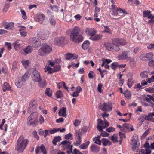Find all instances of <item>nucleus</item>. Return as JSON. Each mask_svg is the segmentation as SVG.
<instances>
[{
  "label": "nucleus",
  "mask_w": 154,
  "mask_h": 154,
  "mask_svg": "<svg viewBox=\"0 0 154 154\" xmlns=\"http://www.w3.org/2000/svg\"><path fill=\"white\" fill-rule=\"evenodd\" d=\"M29 143L27 139L21 136L17 141L15 150L19 153H22L26 148Z\"/></svg>",
  "instance_id": "1"
},
{
  "label": "nucleus",
  "mask_w": 154,
  "mask_h": 154,
  "mask_svg": "<svg viewBox=\"0 0 154 154\" xmlns=\"http://www.w3.org/2000/svg\"><path fill=\"white\" fill-rule=\"evenodd\" d=\"M80 28L75 26L71 32L70 40L76 43H80L83 40V37L81 35H79Z\"/></svg>",
  "instance_id": "2"
},
{
  "label": "nucleus",
  "mask_w": 154,
  "mask_h": 154,
  "mask_svg": "<svg viewBox=\"0 0 154 154\" xmlns=\"http://www.w3.org/2000/svg\"><path fill=\"white\" fill-rule=\"evenodd\" d=\"M140 58L143 61H149L148 64L150 66L152 67L154 66L153 63L154 62V56L152 53L143 54L140 56Z\"/></svg>",
  "instance_id": "3"
},
{
  "label": "nucleus",
  "mask_w": 154,
  "mask_h": 154,
  "mask_svg": "<svg viewBox=\"0 0 154 154\" xmlns=\"http://www.w3.org/2000/svg\"><path fill=\"white\" fill-rule=\"evenodd\" d=\"M38 114L36 112H33L28 117L27 124L28 125L35 126L38 123Z\"/></svg>",
  "instance_id": "4"
},
{
  "label": "nucleus",
  "mask_w": 154,
  "mask_h": 154,
  "mask_svg": "<svg viewBox=\"0 0 154 154\" xmlns=\"http://www.w3.org/2000/svg\"><path fill=\"white\" fill-rule=\"evenodd\" d=\"M52 51L51 47L49 45H44L38 50V53L40 56H45L50 53Z\"/></svg>",
  "instance_id": "5"
},
{
  "label": "nucleus",
  "mask_w": 154,
  "mask_h": 154,
  "mask_svg": "<svg viewBox=\"0 0 154 154\" xmlns=\"http://www.w3.org/2000/svg\"><path fill=\"white\" fill-rule=\"evenodd\" d=\"M113 42V43L106 42L104 44L107 50L117 52L120 48L119 45Z\"/></svg>",
  "instance_id": "6"
},
{
  "label": "nucleus",
  "mask_w": 154,
  "mask_h": 154,
  "mask_svg": "<svg viewBox=\"0 0 154 154\" xmlns=\"http://www.w3.org/2000/svg\"><path fill=\"white\" fill-rule=\"evenodd\" d=\"M104 121L105 123L104 125H103V122L101 119H98L97 120V128L100 132H102L103 129L106 128L109 125L108 122L105 119Z\"/></svg>",
  "instance_id": "7"
},
{
  "label": "nucleus",
  "mask_w": 154,
  "mask_h": 154,
  "mask_svg": "<svg viewBox=\"0 0 154 154\" xmlns=\"http://www.w3.org/2000/svg\"><path fill=\"white\" fill-rule=\"evenodd\" d=\"M31 77L32 79L36 82H40L42 79L40 72L36 69L33 70L32 72Z\"/></svg>",
  "instance_id": "8"
},
{
  "label": "nucleus",
  "mask_w": 154,
  "mask_h": 154,
  "mask_svg": "<svg viewBox=\"0 0 154 154\" xmlns=\"http://www.w3.org/2000/svg\"><path fill=\"white\" fill-rule=\"evenodd\" d=\"M112 107L111 103L109 102L104 103L103 104H100L99 108L103 111L109 112L112 109Z\"/></svg>",
  "instance_id": "9"
},
{
  "label": "nucleus",
  "mask_w": 154,
  "mask_h": 154,
  "mask_svg": "<svg viewBox=\"0 0 154 154\" xmlns=\"http://www.w3.org/2000/svg\"><path fill=\"white\" fill-rule=\"evenodd\" d=\"M26 79L25 75H24L21 77H18L15 81V85L18 88H20L23 85V82Z\"/></svg>",
  "instance_id": "10"
},
{
  "label": "nucleus",
  "mask_w": 154,
  "mask_h": 154,
  "mask_svg": "<svg viewBox=\"0 0 154 154\" xmlns=\"http://www.w3.org/2000/svg\"><path fill=\"white\" fill-rule=\"evenodd\" d=\"M49 32L47 31L41 30L38 32L37 36L39 38L44 39L47 38L49 35Z\"/></svg>",
  "instance_id": "11"
},
{
  "label": "nucleus",
  "mask_w": 154,
  "mask_h": 154,
  "mask_svg": "<svg viewBox=\"0 0 154 154\" xmlns=\"http://www.w3.org/2000/svg\"><path fill=\"white\" fill-rule=\"evenodd\" d=\"M137 138H133L131 141V144L133 146L132 149L133 151H136V152H138V151H136L140 145V143L137 141Z\"/></svg>",
  "instance_id": "12"
},
{
  "label": "nucleus",
  "mask_w": 154,
  "mask_h": 154,
  "mask_svg": "<svg viewBox=\"0 0 154 154\" xmlns=\"http://www.w3.org/2000/svg\"><path fill=\"white\" fill-rule=\"evenodd\" d=\"M129 52V51H123L118 56L117 58L119 60H123L127 59L128 58V54Z\"/></svg>",
  "instance_id": "13"
},
{
  "label": "nucleus",
  "mask_w": 154,
  "mask_h": 154,
  "mask_svg": "<svg viewBox=\"0 0 154 154\" xmlns=\"http://www.w3.org/2000/svg\"><path fill=\"white\" fill-rule=\"evenodd\" d=\"M61 144L66 146L69 150V151H66L67 153L69 154L71 153H72V145L71 146V143L68 140H64L61 142Z\"/></svg>",
  "instance_id": "14"
},
{
  "label": "nucleus",
  "mask_w": 154,
  "mask_h": 154,
  "mask_svg": "<svg viewBox=\"0 0 154 154\" xmlns=\"http://www.w3.org/2000/svg\"><path fill=\"white\" fill-rule=\"evenodd\" d=\"M40 150H41V152L43 153V154L47 153V151L45 146L43 144H42L40 146H36L35 149V154H38L40 151Z\"/></svg>",
  "instance_id": "15"
},
{
  "label": "nucleus",
  "mask_w": 154,
  "mask_h": 154,
  "mask_svg": "<svg viewBox=\"0 0 154 154\" xmlns=\"http://www.w3.org/2000/svg\"><path fill=\"white\" fill-rule=\"evenodd\" d=\"M114 42L121 46H123L127 44L125 40L122 38L115 39L114 40Z\"/></svg>",
  "instance_id": "16"
},
{
  "label": "nucleus",
  "mask_w": 154,
  "mask_h": 154,
  "mask_svg": "<svg viewBox=\"0 0 154 154\" xmlns=\"http://www.w3.org/2000/svg\"><path fill=\"white\" fill-rule=\"evenodd\" d=\"M65 58L66 60H70L71 59L74 60L76 59L78 56L76 54H72L71 53H67L65 55Z\"/></svg>",
  "instance_id": "17"
},
{
  "label": "nucleus",
  "mask_w": 154,
  "mask_h": 154,
  "mask_svg": "<svg viewBox=\"0 0 154 154\" xmlns=\"http://www.w3.org/2000/svg\"><path fill=\"white\" fill-rule=\"evenodd\" d=\"M35 19L36 21L43 24L45 19V15L43 14H39L35 17Z\"/></svg>",
  "instance_id": "18"
},
{
  "label": "nucleus",
  "mask_w": 154,
  "mask_h": 154,
  "mask_svg": "<svg viewBox=\"0 0 154 154\" xmlns=\"http://www.w3.org/2000/svg\"><path fill=\"white\" fill-rule=\"evenodd\" d=\"M91 151L93 152L97 153L100 150L99 146L94 144H92L90 148Z\"/></svg>",
  "instance_id": "19"
},
{
  "label": "nucleus",
  "mask_w": 154,
  "mask_h": 154,
  "mask_svg": "<svg viewBox=\"0 0 154 154\" xmlns=\"http://www.w3.org/2000/svg\"><path fill=\"white\" fill-rule=\"evenodd\" d=\"M85 32L87 34L92 36L95 34L96 31L94 29L88 28L86 29Z\"/></svg>",
  "instance_id": "20"
},
{
  "label": "nucleus",
  "mask_w": 154,
  "mask_h": 154,
  "mask_svg": "<svg viewBox=\"0 0 154 154\" xmlns=\"http://www.w3.org/2000/svg\"><path fill=\"white\" fill-rule=\"evenodd\" d=\"M66 108L65 107H63L59 110L58 114L60 116L66 117Z\"/></svg>",
  "instance_id": "21"
},
{
  "label": "nucleus",
  "mask_w": 154,
  "mask_h": 154,
  "mask_svg": "<svg viewBox=\"0 0 154 154\" xmlns=\"http://www.w3.org/2000/svg\"><path fill=\"white\" fill-rule=\"evenodd\" d=\"M37 107V102L36 100L31 101L29 105L28 110H31L35 109Z\"/></svg>",
  "instance_id": "22"
},
{
  "label": "nucleus",
  "mask_w": 154,
  "mask_h": 154,
  "mask_svg": "<svg viewBox=\"0 0 154 154\" xmlns=\"http://www.w3.org/2000/svg\"><path fill=\"white\" fill-rule=\"evenodd\" d=\"M64 40V38L63 37H57L54 40V42L56 45H59L63 43Z\"/></svg>",
  "instance_id": "23"
},
{
  "label": "nucleus",
  "mask_w": 154,
  "mask_h": 154,
  "mask_svg": "<svg viewBox=\"0 0 154 154\" xmlns=\"http://www.w3.org/2000/svg\"><path fill=\"white\" fill-rule=\"evenodd\" d=\"M14 22L6 23L5 24L4 27L6 29H11L14 27Z\"/></svg>",
  "instance_id": "24"
},
{
  "label": "nucleus",
  "mask_w": 154,
  "mask_h": 154,
  "mask_svg": "<svg viewBox=\"0 0 154 154\" xmlns=\"http://www.w3.org/2000/svg\"><path fill=\"white\" fill-rule=\"evenodd\" d=\"M37 38H32L30 39L31 42L32 43V45L33 47H36L38 46L37 45L38 42Z\"/></svg>",
  "instance_id": "25"
},
{
  "label": "nucleus",
  "mask_w": 154,
  "mask_h": 154,
  "mask_svg": "<svg viewBox=\"0 0 154 154\" xmlns=\"http://www.w3.org/2000/svg\"><path fill=\"white\" fill-rule=\"evenodd\" d=\"M124 129H127L128 131H130V129L131 131H133L134 130V128L133 127L129 124L125 123L123 125Z\"/></svg>",
  "instance_id": "26"
},
{
  "label": "nucleus",
  "mask_w": 154,
  "mask_h": 154,
  "mask_svg": "<svg viewBox=\"0 0 154 154\" xmlns=\"http://www.w3.org/2000/svg\"><path fill=\"white\" fill-rule=\"evenodd\" d=\"M2 88L3 91L5 92L6 90H10L11 89V87L8 83L5 82L2 85Z\"/></svg>",
  "instance_id": "27"
},
{
  "label": "nucleus",
  "mask_w": 154,
  "mask_h": 154,
  "mask_svg": "<svg viewBox=\"0 0 154 154\" xmlns=\"http://www.w3.org/2000/svg\"><path fill=\"white\" fill-rule=\"evenodd\" d=\"M101 141L103 145L104 146H106L107 145L109 146L111 144L109 140L106 138H103L102 139Z\"/></svg>",
  "instance_id": "28"
},
{
  "label": "nucleus",
  "mask_w": 154,
  "mask_h": 154,
  "mask_svg": "<svg viewBox=\"0 0 154 154\" xmlns=\"http://www.w3.org/2000/svg\"><path fill=\"white\" fill-rule=\"evenodd\" d=\"M38 85L40 87L42 88H45L46 86V82L45 80H42L38 82Z\"/></svg>",
  "instance_id": "29"
},
{
  "label": "nucleus",
  "mask_w": 154,
  "mask_h": 154,
  "mask_svg": "<svg viewBox=\"0 0 154 154\" xmlns=\"http://www.w3.org/2000/svg\"><path fill=\"white\" fill-rule=\"evenodd\" d=\"M102 36V35H100L97 34L95 35H94L93 36H91L89 39L93 41H96L100 39Z\"/></svg>",
  "instance_id": "30"
},
{
  "label": "nucleus",
  "mask_w": 154,
  "mask_h": 154,
  "mask_svg": "<svg viewBox=\"0 0 154 154\" xmlns=\"http://www.w3.org/2000/svg\"><path fill=\"white\" fill-rule=\"evenodd\" d=\"M90 42L88 40L84 41L82 44V48L84 50L87 49L89 47Z\"/></svg>",
  "instance_id": "31"
},
{
  "label": "nucleus",
  "mask_w": 154,
  "mask_h": 154,
  "mask_svg": "<svg viewBox=\"0 0 154 154\" xmlns=\"http://www.w3.org/2000/svg\"><path fill=\"white\" fill-rule=\"evenodd\" d=\"M45 72H46L48 71V73H51L54 72V69L48 66L47 65L45 66Z\"/></svg>",
  "instance_id": "32"
},
{
  "label": "nucleus",
  "mask_w": 154,
  "mask_h": 154,
  "mask_svg": "<svg viewBox=\"0 0 154 154\" xmlns=\"http://www.w3.org/2000/svg\"><path fill=\"white\" fill-rule=\"evenodd\" d=\"M49 22L51 25H54L56 24V21L53 15H51L49 18Z\"/></svg>",
  "instance_id": "33"
},
{
  "label": "nucleus",
  "mask_w": 154,
  "mask_h": 154,
  "mask_svg": "<svg viewBox=\"0 0 154 154\" xmlns=\"http://www.w3.org/2000/svg\"><path fill=\"white\" fill-rule=\"evenodd\" d=\"M90 142L88 141L80 145L79 148L80 149H86L90 143Z\"/></svg>",
  "instance_id": "34"
},
{
  "label": "nucleus",
  "mask_w": 154,
  "mask_h": 154,
  "mask_svg": "<svg viewBox=\"0 0 154 154\" xmlns=\"http://www.w3.org/2000/svg\"><path fill=\"white\" fill-rule=\"evenodd\" d=\"M32 50L33 48L32 47L30 46H28L25 48L24 51L26 54H27L31 53Z\"/></svg>",
  "instance_id": "35"
},
{
  "label": "nucleus",
  "mask_w": 154,
  "mask_h": 154,
  "mask_svg": "<svg viewBox=\"0 0 154 154\" xmlns=\"http://www.w3.org/2000/svg\"><path fill=\"white\" fill-rule=\"evenodd\" d=\"M56 97L57 98H61L63 96L62 92L60 90H59L56 93Z\"/></svg>",
  "instance_id": "36"
},
{
  "label": "nucleus",
  "mask_w": 154,
  "mask_h": 154,
  "mask_svg": "<svg viewBox=\"0 0 154 154\" xmlns=\"http://www.w3.org/2000/svg\"><path fill=\"white\" fill-rule=\"evenodd\" d=\"M45 93L48 96L51 97L52 96V90L50 88H47L45 91Z\"/></svg>",
  "instance_id": "37"
},
{
  "label": "nucleus",
  "mask_w": 154,
  "mask_h": 154,
  "mask_svg": "<svg viewBox=\"0 0 154 154\" xmlns=\"http://www.w3.org/2000/svg\"><path fill=\"white\" fill-rule=\"evenodd\" d=\"M88 76L89 78L93 79L95 76V74L93 71L91 70L88 74Z\"/></svg>",
  "instance_id": "38"
},
{
  "label": "nucleus",
  "mask_w": 154,
  "mask_h": 154,
  "mask_svg": "<svg viewBox=\"0 0 154 154\" xmlns=\"http://www.w3.org/2000/svg\"><path fill=\"white\" fill-rule=\"evenodd\" d=\"M147 74L148 72L147 71H144L141 72L140 76L143 78H148V76L147 75Z\"/></svg>",
  "instance_id": "39"
},
{
  "label": "nucleus",
  "mask_w": 154,
  "mask_h": 154,
  "mask_svg": "<svg viewBox=\"0 0 154 154\" xmlns=\"http://www.w3.org/2000/svg\"><path fill=\"white\" fill-rule=\"evenodd\" d=\"M118 67H119V65L117 62H114L111 65L112 68L114 70L116 69Z\"/></svg>",
  "instance_id": "40"
},
{
  "label": "nucleus",
  "mask_w": 154,
  "mask_h": 154,
  "mask_svg": "<svg viewBox=\"0 0 154 154\" xmlns=\"http://www.w3.org/2000/svg\"><path fill=\"white\" fill-rule=\"evenodd\" d=\"M23 66L25 67L28 66V65L29 63V62L28 60H23L21 62Z\"/></svg>",
  "instance_id": "41"
},
{
  "label": "nucleus",
  "mask_w": 154,
  "mask_h": 154,
  "mask_svg": "<svg viewBox=\"0 0 154 154\" xmlns=\"http://www.w3.org/2000/svg\"><path fill=\"white\" fill-rule=\"evenodd\" d=\"M138 120L140 121L141 124L146 120L145 115H143L141 116L138 119Z\"/></svg>",
  "instance_id": "42"
},
{
  "label": "nucleus",
  "mask_w": 154,
  "mask_h": 154,
  "mask_svg": "<svg viewBox=\"0 0 154 154\" xmlns=\"http://www.w3.org/2000/svg\"><path fill=\"white\" fill-rule=\"evenodd\" d=\"M93 140L94 141L95 143L99 145H101V140L97 137H96L94 138Z\"/></svg>",
  "instance_id": "43"
},
{
  "label": "nucleus",
  "mask_w": 154,
  "mask_h": 154,
  "mask_svg": "<svg viewBox=\"0 0 154 154\" xmlns=\"http://www.w3.org/2000/svg\"><path fill=\"white\" fill-rule=\"evenodd\" d=\"M146 120L148 121L151 120L153 117L151 113H149L147 116L145 115Z\"/></svg>",
  "instance_id": "44"
},
{
  "label": "nucleus",
  "mask_w": 154,
  "mask_h": 154,
  "mask_svg": "<svg viewBox=\"0 0 154 154\" xmlns=\"http://www.w3.org/2000/svg\"><path fill=\"white\" fill-rule=\"evenodd\" d=\"M59 129H58V128H56L51 130L49 131V132L51 134H52L59 131Z\"/></svg>",
  "instance_id": "45"
},
{
  "label": "nucleus",
  "mask_w": 154,
  "mask_h": 154,
  "mask_svg": "<svg viewBox=\"0 0 154 154\" xmlns=\"http://www.w3.org/2000/svg\"><path fill=\"white\" fill-rule=\"evenodd\" d=\"M150 13V11L149 10L146 11H143V16L144 17H148V16L149 15V14Z\"/></svg>",
  "instance_id": "46"
},
{
  "label": "nucleus",
  "mask_w": 154,
  "mask_h": 154,
  "mask_svg": "<svg viewBox=\"0 0 154 154\" xmlns=\"http://www.w3.org/2000/svg\"><path fill=\"white\" fill-rule=\"evenodd\" d=\"M21 13L22 14V18L24 19H26L27 17L25 11L23 10H21Z\"/></svg>",
  "instance_id": "47"
},
{
  "label": "nucleus",
  "mask_w": 154,
  "mask_h": 154,
  "mask_svg": "<svg viewBox=\"0 0 154 154\" xmlns=\"http://www.w3.org/2000/svg\"><path fill=\"white\" fill-rule=\"evenodd\" d=\"M146 100L149 103L150 105L152 107H154V103L152 102L148 97H146Z\"/></svg>",
  "instance_id": "48"
},
{
  "label": "nucleus",
  "mask_w": 154,
  "mask_h": 154,
  "mask_svg": "<svg viewBox=\"0 0 154 154\" xmlns=\"http://www.w3.org/2000/svg\"><path fill=\"white\" fill-rule=\"evenodd\" d=\"M115 128L112 127H109L106 129V131L109 132H111L115 131Z\"/></svg>",
  "instance_id": "49"
},
{
  "label": "nucleus",
  "mask_w": 154,
  "mask_h": 154,
  "mask_svg": "<svg viewBox=\"0 0 154 154\" xmlns=\"http://www.w3.org/2000/svg\"><path fill=\"white\" fill-rule=\"evenodd\" d=\"M102 84L100 83V84H98V86H97V91H98L100 93H101L102 92V91L101 90V88L102 87Z\"/></svg>",
  "instance_id": "50"
},
{
  "label": "nucleus",
  "mask_w": 154,
  "mask_h": 154,
  "mask_svg": "<svg viewBox=\"0 0 154 154\" xmlns=\"http://www.w3.org/2000/svg\"><path fill=\"white\" fill-rule=\"evenodd\" d=\"M5 45L9 50H11V45L10 42H6L5 43Z\"/></svg>",
  "instance_id": "51"
},
{
  "label": "nucleus",
  "mask_w": 154,
  "mask_h": 154,
  "mask_svg": "<svg viewBox=\"0 0 154 154\" xmlns=\"http://www.w3.org/2000/svg\"><path fill=\"white\" fill-rule=\"evenodd\" d=\"M50 7L53 11L57 12H58V7L56 5H54L53 6H51Z\"/></svg>",
  "instance_id": "52"
},
{
  "label": "nucleus",
  "mask_w": 154,
  "mask_h": 154,
  "mask_svg": "<svg viewBox=\"0 0 154 154\" xmlns=\"http://www.w3.org/2000/svg\"><path fill=\"white\" fill-rule=\"evenodd\" d=\"M145 90L146 91L153 93L154 92V88L149 87V88H147L145 89Z\"/></svg>",
  "instance_id": "53"
},
{
  "label": "nucleus",
  "mask_w": 154,
  "mask_h": 154,
  "mask_svg": "<svg viewBox=\"0 0 154 154\" xmlns=\"http://www.w3.org/2000/svg\"><path fill=\"white\" fill-rule=\"evenodd\" d=\"M151 151L149 148H146V149L145 151L143 152V154H151Z\"/></svg>",
  "instance_id": "54"
},
{
  "label": "nucleus",
  "mask_w": 154,
  "mask_h": 154,
  "mask_svg": "<svg viewBox=\"0 0 154 154\" xmlns=\"http://www.w3.org/2000/svg\"><path fill=\"white\" fill-rule=\"evenodd\" d=\"M141 85L140 83H139L138 84H136L134 88L136 89L138 91L141 88Z\"/></svg>",
  "instance_id": "55"
},
{
  "label": "nucleus",
  "mask_w": 154,
  "mask_h": 154,
  "mask_svg": "<svg viewBox=\"0 0 154 154\" xmlns=\"http://www.w3.org/2000/svg\"><path fill=\"white\" fill-rule=\"evenodd\" d=\"M60 65H56L54 68V72H57L59 71L60 69Z\"/></svg>",
  "instance_id": "56"
},
{
  "label": "nucleus",
  "mask_w": 154,
  "mask_h": 154,
  "mask_svg": "<svg viewBox=\"0 0 154 154\" xmlns=\"http://www.w3.org/2000/svg\"><path fill=\"white\" fill-rule=\"evenodd\" d=\"M9 8V5L8 4H6L4 6L3 9V11L4 12H6Z\"/></svg>",
  "instance_id": "57"
},
{
  "label": "nucleus",
  "mask_w": 154,
  "mask_h": 154,
  "mask_svg": "<svg viewBox=\"0 0 154 154\" xmlns=\"http://www.w3.org/2000/svg\"><path fill=\"white\" fill-rule=\"evenodd\" d=\"M112 12L111 13L113 15H114L115 16H116L118 14L117 11H119V8H117L116 10H112Z\"/></svg>",
  "instance_id": "58"
},
{
  "label": "nucleus",
  "mask_w": 154,
  "mask_h": 154,
  "mask_svg": "<svg viewBox=\"0 0 154 154\" xmlns=\"http://www.w3.org/2000/svg\"><path fill=\"white\" fill-rule=\"evenodd\" d=\"M48 64L51 66H53L54 65L55 63L54 61L52 62L51 60H49L48 61Z\"/></svg>",
  "instance_id": "59"
},
{
  "label": "nucleus",
  "mask_w": 154,
  "mask_h": 154,
  "mask_svg": "<svg viewBox=\"0 0 154 154\" xmlns=\"http://www.w3.org/2000/svg\"><path fill=\"white\" fill-rule=\"evenodd\" d=\"M105 28V30L103 31V32L109 33L110 29L108 26H104Z\"/></svg>",
  "instance_id": "60"
},
{
  "label": "nucleus",
  "mask_w": 154,
  "mask_h": 154,
  "mask_svg": "<svg viewBox=\"0 0 154 154\" xmlns=\"http://www.w3.org/2000/svg\"><path fill=\"white\" fill-rule=\"evenodd\" d=\"M75 134L77 138H81V134L79 131H76Z\"/></svg>",
  "instance_id": "61"
},
{
  "label": "nucleus",
  "mask_w": 154,
  "mask_h": 154,
  "mask_svg": "<svg viewBox=\"0 0 154 154\" xmlns=\"http://www.w3.org/2000/svg\"><path fill=\"white\" fill-rule=\"evenodd\" d=\"M119 135L120 136V137L121 139H123V138H125V134L121 132H119Z\"/></svg>",
  "instance_id": "62"
},
{
  "label": "nucleus",
  "mask_w": 154,
  "mask_h": 154,
  "mask_svg": "<svg viewBox=\"0 0 154 154\" xmlns=\"http://www.w3.org/2000/svg\"><path fill=\"white\" fill-rule=\"evenodd\" d=\"M125 97L127 98H129L131 96V94L130 92L129 93L127 91H126L124 94Z\"/></svg>",
  "instance_id": "63"
},
{
  "label": "nucleus",
  "mask_w": 154,
  "mask_h": 154,
  "mask_svg": "<svg viewBox=\"0 0 154 154\" xmlns=\"http://www.w3.org/2000/svg\"><path fill=\"white\" fill-rule=\"evenodd\" d=\"M80 122L78 120H76L74 123V125L76 127L78 126L80 124Z\"/></svg>",
  "instance_id": "64"
}]
</instances>
